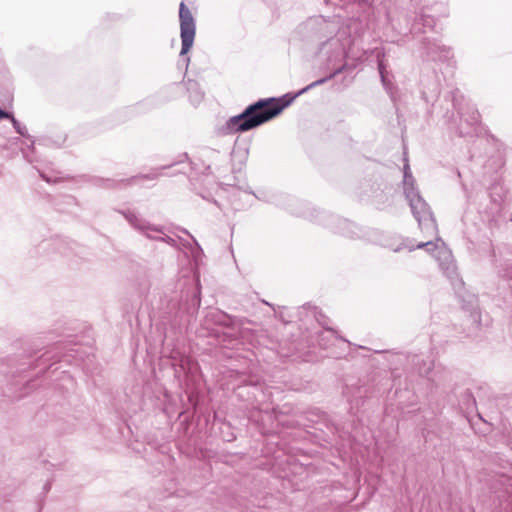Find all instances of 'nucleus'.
Returning a JSON list of instances; mask_svg holds the SVG:
<instances>
[{
  "label": "nucleus",
  "mask_w": 512,
  "mask_h": 512,
  "mask_svg": "<svg viewBox=\"0 0 512 512\" xmlns=\"http://www.w3.org/2000/svg\"><path fill=\"white\" fill-rule=\"evenodd\" d=\"M179 19L182 41L181 54L184 55L189 52L193 45L196 25L191 11L183 2L179 5Z\"/></svg>",
  "instance_id": "obj_2"
},
{
  "label": "nucleus",
  "mask_w": 512,
  "mask_h": 512,
  "mask_svg": "<svg viewBox=\"0 0 512 512\" xmlns=\"http://www.w3.org/2000/svg\"><path fill=\"white\" fill-rule=\"evenodd\" d=\"M10 114L0 108V120L4 118H9Z\"/></svg>",
  "instance_id": "obj_4"
},
{
  "label": "nucleus",
  "mask_w": 512,
  "mask_h": 512,
  "mask_svg": "<svg viewBox=\"0 0 512 512\" xmlns=\"http://www.w3.org/2000/svg\"><path fill=\"white\" fill-rule=\"evenodd\" d=\"M41 177H42L43 179H45L47 182H49V181H50V179H49V178H45V176H44L43 174H41Z\"/></svg>",
  "instance_id": "obj_6"
},
{
  "label": "nucleus",
  "mask_w": 512,
  "mask_h": 512,
  "mask_svg": "<svg viewBox=\"0 0 512 512\" xmlns=\"http://www.w3.org/2000/svg\"><path fill=\"white\" fill-rule=\"evenodd\" d=\"M291 99H261L249 105L241 114L230 118L228 126L233 132H245L256 128L279 115Z\"/></svg>",
  "instance_id": "obj_1"
},
{
  "label": "nucleus",
  "mask_w": 512,
  "mask_h": 512,
  "mask_svg": "<svg viewBox=\"0 0 512 512\" xmlns=\"http://www.w3.org/2000/svg\"><path fill=\"white\" fill-rule=\"evenodd\" d=\"M11 119V122L13 124V127L15 128V130L17 131V133H19L21 136L23 137H28V133H27V128L26 126L24 125H21L19 121H17L15 119V117L13 115L10 114V117Z\"/></svg>",
  "instance_id": "obj_3"
},
{
  "label": "nucleus",
  "mask_w": 512,
  "mask_h": 512,
  "mask_svg": "<svg viewBox=\"0 0 512 512\" xmlns=\"http://www.w3.org/2000/svg\"><path fill=\"white\" fill-rule=\"evenodd\" d=\"M424 246H435V244H433L432 242H426V243H421V244H418V248H422Z\"/></svg>",
  "instance_id": "obj_5"
}]
</instances>
